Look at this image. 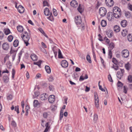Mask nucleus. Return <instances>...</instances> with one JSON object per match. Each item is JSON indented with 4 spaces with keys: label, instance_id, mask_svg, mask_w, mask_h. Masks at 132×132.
I'll return each mask as SVG.
<instances>
[{
    "label": "nucleus",
    "instance_id": "nucleus-6",
    "mask_svg": "<svg viewBox=\"0 0 132 132\" xmlns=\"http://www.w3.org/2000/svg\"><path fill=\"white\" fill-rule=\"evenodd\" d=\"M105 3L106 5L109 7H112L114 4L113 0H105Z\"/></svg>",
    "mask_w": 132,
    "mask_h": 132
},
{
    "label": "nucleus",
    "instance_id": "nucleus-28",
    "mask_svg": "<svg viewBox=\"0 0 132 132\" xmlns=\"http://www.w3.org/2000/svg\"><path fill=\"white\" fill-rule=\"evenodd\" d=\"M101 24L102 27H105L106 24V21L104 20H102L101 22Z\"/></svg>",
    "mask_w": 132,
    "mask_h": 132
},
{
    "label": "nucleus",
    "instance_id": "nucleus-45",
    "mask_svg": "<svg viewBox=\"0 0 132 132\" xmlns=\"http://www.w3.org/2000/svg\"><path fill=\"white\" fill-rule=\"evenodd\" d=\"M13 39V36L11 35L9 36L7 38L8 40L10 42H11Z\"/></svg>",
    "mask_w": 132,
    "mask_h": 132
},
{
    "label": "nucleus",
    "instance_id": "nucleus-27",
    "mask_svg": "<svg viewBox=\"0 0 132 132\" xmlns=\"http://www.w3.org/2000/svg\"><path fill=\"white\" fill-rule=\"evenodd\" d=\"M128 31L126 29L123 30L121 32L122 35L123 36H125L128 34Z\"/></svg>",
    "mask_w": 132,
    "mask_h": 132
},
{
    "label": "nucleus",
    "instance_id": "nucleus-33",
    "mask_svg": "<svg viewBox=\"0 0 132 132\" xmlns=\"http://www.w3.org/2000/svg\"><path fill=\"white\" fill-rule=\"evenodd\" d=\"M98 119V116L96 114H95L94 116V121L95 123L96 121Z\"/></svg>",
    "mask_w": 132,
    "mask_h": 132
},
{
    "label": "nucleus",
    "instance_id": "nucleus-31",
    "mask_svg": "<svg viewBox=\"0 0 132 132\" xmlns=\"http://www.w3.org/2000/svg\"><path fill=\"white\" fill-rule=\"evenodd\" d=\"M39 104L38 101L37 100H34L33 102L34 106L35 107H37L38 104Z\"/></svg>",
    "mask_w": 132,
    "mask_h": 132
},
{
    "label": "nucleus",
    "instance_id": "nucleus-54",
    "mask_svg": "<svg viewBox=\"0 0 132 132\" xmlns=\"http://www.w3.org/2000/svg\"><path fill=\"white\" fill-rule=\"evenodd\" d=\"M48 80L49 81H52L54 80L53 77L52 76H50L49 77Z\"/></svg>",
    "mask_w": 132,
    "mask_h": 132
},
{
    "label": "nucleus",
    "instance_id": "nucleus-41",
    "mask_svg": "<svg viewBox=\"0 0 132 132\" xmlns=\"http://www.w3.org/2000/svg\"><path fill=\"white\" fill-rule=\"evenodd\" d=\"M14 110L16 111L17 114H19V106L17 105L14 107Z\"/></svg>",
    "mask_w": 132,
    "mask_h": 132
},
{
    "label": "nucleus",
    "instance_id": "nucleus-49",
    "mask_svg": "<svg viewBox=\"0 0 132 132\" xmlns=\"http://www.w3.org/2000/svg\"><path fill=\"white\" fill-rule=\"evenodd\" d=\"M53 12L54 15L55 16H56L57 14V13L56 10L55 9H53Z\"/></svg>",
    "mask_w": 132,
    "mask_h": 132
},
{
    "label": "nucleus",
    "instance_id": "nucleus-18",
    "mask_svg": "<svg viewBox=\"0 0 132 132\" xmlns=\"http://www.w3.org/2000/svg\"><path fill=\"white\" fill-rule=\"evenodd\" d=\"M30 57L32 60L34 61H36L38 59L37 56L34 54H32L31 55Z\"/></svg>",
    "mask_w": 132,
    "mask_h": 132
},
{
    "label": "nucleus",
    "instance_id": "nucleus-50",
    "mask_svg": "<svg viewBox=\"0 0 132 132\" xmlns=\"http://www.w3.org/2000/svg\"><path fill=\"white\" fill-rule=\"evenodd\" d=\"M15 73V71L14 69H13L12 71V78H14V75Z\"/></svg>",
    "mask_w": 132,
    "mask_h": 132
},
{
    "label": "nucleus",
    "instance_id": "nucleus-59",
    "mask_svg": "<svg viewBox=\"0 0 132 132\" xmlns=\"http://www.w3.org/2000/svg\"><path fill=\"white\" fill-rule=\"evenodd\" d=\"M98 37H99V40L100 41H103V40L102 38V37L101 36L100 34H99L98 35Z\"/></svg>",
    "mask_w": 132,
    "mask_h": 132
},
{
    "label": "nucleus",
    "instance_id": "nucleus-56",
    "mask_svg": "<svg viewBox=\"0 0 132 132\" xmlns=\"http://www.w3.org/2000/svg\"><path fill=\"white\" fill-rule=\"evenodd\" d=\"M39 95V93L38 91L35 92L34 93V96L35 97H37Z\"/></svg>",
    "mask_w": 132,
    "mask_h": 132
},
{
    "label": "nucleus",
    "instance_id": "nucleus-29",
    "mask_svg": "<svg viewBox=\"0 0 132 132\" xmlns=\"http://www.w3.org/2000/svg\"><path fill=\"white\" fill-rule=\"evenodd\" d=\"M19 42V41L18 40H15L14 41L13 43L14 46L15 47H17L18 45Z\"/></svg>",
    "mask_w": 132,
    "mask_h": 132
},
{
    "label": "nucleus",
    "instance_id": "nucleus-47",
    "mask_svg": "<svg viewBox=\"0 0 132 132\" xmlns=\"http://www.w3.org/2000/svg\"><path fill=\"white\" fill-rule=\"evenodd\" d=\"M109 46L110 48V50H112L114 47V43H111V44H110Z\"/></svg>",
    "mask_w": 132,
    "mask_h": 132
},
{
    "label": "nucleus",
    "instance_id": "nucleus-58",
    "mask_svg": "<svg viewBox=\"0 0 132 132\" xmlns=\"http://www.w3.org/2000/svg\"><path fill=\"white\" fill-rule=\"evenodd\" d=\"M112 68H114L115 70H117L118 69L119 67L117 64L115 65H113Z\"/></svg>",
    "mask_w": 132,
    "mask_h": 132
},
{
    "label": "nucleus",
    "instance_id": "nucleus-55",
    "mask_svg": "<svg viewBox=\"0 0 132 132\" xmlns=\"http://www.w3.org/2000/svg\"><path fill=\"white\" fill-rule=\"evenodd\" d=\"M112 62L116 65H117L118 63V61L116 59L114 58H113Z\"/></svg>",
    "mask_w": 132,
    "mask_h": 132
},
{
    "label": "nucleus",
    "instance_id": "nucleus-43",
    "mask_svg": "<svg viewBox=\"0 0 132 132\" xmlns=\"http://www.w3.org/2000/svg\"><path fill=\"white\" fill-rule=\"evenodd\" d=\"M48 115V113L46 112H44L43 113V116L44 118H47Z\"/></svg>",
    "mask_w": 132,
    "mask_h": 132
},
{
    "label": "nucleus",
    "instance_id": "nucleus-63",
    "mask_svg": "<svg viewBox=\"0 0 132 132\" xmlns=\"http://www.w3.org/2000/svg\"><path fill=\"white\" fill-rule=\"evenodd\" d=\"M53 51L54 52V54L55 55V57H56L57 56V51H55V50L54 49L53 50Z\"/></svg>",
    "mask_w": 132,
    "mask_h": 132
},
{
    "label": "nucleus",
    "instance_id": "nucleus-44",
    "mask_svg": "<svg viewBox=\"0 0 132 132\" xmlns=\"http://www.w3.org/2000/svg\"><path fill=\"white\" fill-rule=\"evenodd\" d=\"M109 58L110 59H111L112 57V52L111 50H109L108 54Z\"/></svg>",
    "mask_w": 132,
    "mask_h": 132
},
{
    "label": "nucleus",
    "instance_id": "nucleus-14",
    "mask_svg": "<svg viewBox=\"0 0 132 132\" xmlns=\"http://www.w3.org/2000/svg\"><path fill=\"white\" fill-rule=\"evenodd\" d=\"M3 79L5 83H7L9 81V78L7 75H5L3 76Z\"/></svg>",
    "mask_w": 132,
    "mask_h": 132
},
{
    "label": "nucleus",
    "instance_id": "nucleus-12",
    "mask_svg": "<svg viewBox=\"0 0 132 132\" xmlns=\"http://www.w3.org/2000/svg\"><path fill=\"white\" fill-rule=\"evenodd\" d=\"M106 34L109 38H111L113 35V32L110 29L106 31Z\"/></svg>",
    "mask_w": 132,
    "mask_h": 132
},
{
    "label": "nucleus",
    "instance_id": "nucleus-35",
    "mask_svg": "<svg viewBox=\"0 0 132 132\" xmlns=\"http://www.w3.org/2000/svg\"><path fill=\"white\" fill-rule=\"evenodd\" d=\"M86 59L87 61L89 63H92V61L89 55H87L86 56Z\"/></svg>",
    "mask_w": 132,
    "mask_h": 132
},
{
    "label": "nucleus",
    "instance_id": "nucleus-38",
    "mask_svg": "<svg viewBox=\"0 0 132 132\" xmlns=\"http://www.w3.org/2000/svg\"><path fill=\"white\" fill-rule=\"evenodd\" d=\"M125 14L126 16L128 18L130 17L131 15L130 12L129 11H127L126 12Z\"/></svg>",
    "mask_w": 132,
    "mask_h": 132
},
{
    "label": "nucleus",
    "instance_id": "nucleus-21",
    "mask_svg": "<svg viewBox=\"0 0 132 132\" xmlns=\"http://www.w3.org/2000/svg\"><path fill=\"white\" fill-rule=\"evenodd\" d=\"M88 76L87 74L85 75V76L84 77L82 75L79 78V80L80 81H82L85 79H86L88 78Z\"/></svg>",
    "mask_w": 132,
    "mask_h": 132
},
{
    "label": "nucleus",
    "instance_id": "nucleus-36",
    "mask_svg": "<svg viewBox=\"0 0 132 132\" xmlns=\"http://www.w3.org/2000/svg\"><path fill=\"white\" fill-rule=\"evenodd\" d=\"M42 62V61L41 60L37 62H34L33 63L34 64L38 65L39 67H40L41 65V64Z\"/></svg>",
    "mask_w": 132,
    "mask_h": 132
},
{
    "label": "nucleus",
    "instance_id": "nucleus-5",
    "mask_svg": "<svg viewBox=\"0 0 132 132\" xmlns=\"http://www.w3.org/2000/svg\"><path fill=\"white\" fill-rule=\"evenodd\" d=\"M121 53L122 54V56L125 58H127L129 55V52L127 50H123L122 51Z\"/></svg>",
    "mask_w": 132,
    "mask_h": 132
},
{
    "label": "nucleus",
    "instance_id": "nucleus-26",
    "mask_svg": "<svg viewBox=\"0 0 132 132\" xmlns=\"http://www.w3.org/2000/svg\"><path fill=\"white\" fill-rule=\"evenodd\" d=\"M9 56L6 55L4 57L3 60H1V62L3 65H4L5 63L6 60L9 58Z\"/></svg>",
    "mask_w": 132,
    "mask_h": 132
},
{
    "label": "nucleus",
    "instance_id": "nucleus-48",
    "mask_svg": "<svg viewBox=\"0 0 132 132\" xmlns=\"http://www.w3.org/2000/svg\"><path fill=\"white\" fill-rule=\"evenodd\" d=\"M49 89L51 91H53L54 89V87L52 85H50L49 86Z\"/></svg>",
    "mask_w": 132,
    "mask_h": 132
},
{
    "label": "nucleus",
    "instance_id": "nucleus-61",
    "mask_svg": "<svg viewBox=\"0 0 132 132\" xmlns=\"http://www.w3.org/2000/svg\"><path fill=\"white\" fill-rule=\"evenodd\" d=\"M99 89L101 90V91L103 92H104L105 91V90L103 88H102V86H101L100 85H99Z\"/></svg>",
    "mask_w": 132,
    "mask_h": 132
},
{
    "label": "nucleus",
    "instance_id": "nucleus-30",
    "mask_svg": "<svg viewBox=\"0 0 132 132\" xmlns=\"http://www.w3.org/2000/svg\"><path fill=\"white\" fill-rule=\"evenodd\" d=\"M43 6H47L49 7L50 5L48 2L46 0H44L43 2Z\"/></svg>",
    "mask_w": 132,
    "mask_h": 132
},
{
    "label": "nucleus",
    "instance_id": "nucleus-52",
    "mask_svg": "<svg viewBox=\"0 0 132 132\" xmlns=\"http://www.w3.org/2000/svg\"><path fill=\"white\" fill-rule=\"evenodd\" d=\"M108 80L109 81H110L111 82H113V80L112 79V78L111 75L110 74H109L108 75Z\"/></svg>",
    "mask_w": 132,
    "mask_h": 132
},
{
    "label": "nucleus",
    "instance_id": "nucleus-15",
    "mask_svg": "<svg viewBox=\"0 0 132 132\" xmlns=\"http://www.w3.org/2000/svg\"><path fill=\"white\" fill-rule=\"evenodd\" d=\"M18 10V12L20 13H23L24 10V7L21 5L19 6Z\"/></svg>",
    "mask_w": 132,
    "mask_h": 132
},
{
    "label": "nucleus",
    "instance_id": "nucleus-25",
    "mask_svg": "<svg viewBox=\"0 0 132 132\" xmlns=\"http://www.w3.org/2000/svg\"><path fill=\"white\" fill-rule=\"evenodd\" d=\"M112 12H108L107 14V18L109 21H111V16H112Z\"/></svg>",
    "mask_w": 132,
    "mask_h": 132
},
{
    "label": "nucleus",
    "instance_id": "nucleus-20",
    "mask_svg": "<svg viewBox=\"0 0 132 132\" xmlns=\"http://www.w3.org/2000/svg\"><path fill=\"white\" fill-rule=\"evenodd\" d=\"M30 38V36H27V37H26V39L24 40V43L26 44V46H27L29 44V43L28 42V41L29 40Z\"/></svg>",
    "mask_w": 132,
    "mask_h": 132
},
{
    "label": "nucleus",
    "instance_id": "nucleus-13",
    "mask_svg": "<svg viewBox=\"0 0 132 132\" xmlns=\"http://www.w3.org/2000/svg\"><path fill=\"white\" fill-rule=\"evenodd\" d=\"M71 5L74 7H76L78 5L77 2L75 0L72 1L70 3Z\"/></svg>",
    "mask_w": 132,
    "mask_h": 132
},
{
    "label": "nucleus",
    "instance_id": "nucleus-16",
    "mask_svg": "<svg viewBox=\"0 0 132 132\" xmlns=\"http://www.w3.org/2000/svg\"><path fill=\"white\" fill-rule=\"evenodd\" d=\"M44 13L46 15L48 16L50 14V10L47 7L45 8L44 10Z\"/></svg>",
    "mask_w": 132,
    "mask_h": 132
},
{
    "label": "nucleus",
    "instance_id": "nucleus-32",
    "mask_svg": "<svg viewBox=\"0 0 132 132\" xmlns=\"http://www.w3.org/2000/svg\"><path fill=\"white\" fill-rule=\"evenodd\" d=\"M127 80L129 82H132V76L131 75H129L128 77Z\"/></svg>",
    "mask_w": 132,
    "mask_h": 132
},
{
    "label": "nucleus",
    "instance_id": "nucleus-11",
    "mask_svg": "<svg viewBox=\"0 0 132 132\" xmlns=\"http://www.w3.org/2000/svg\"><path fill=\"white\" fill-rule=\"evenodd\" d=\"M61 65L63 67L66 68L67 67L68 65V62L65 60H63L61 62Z\"/></svg>",
    "mask_w": 132,
    "mask_h": 132
},
{
    "label": "nucleus",
    "instance_id": "nucleus-34",
    "mask_svg": "<svg viewBox=\"0 0 132 132\" xmlns=\"http://www.w3.org/2000/svg\"><path fill=\"white\" fill-rule=\"evenodd\" d=\"M47 18L51 21H53L54 20V18L51 12V13L50 16L48 17Z\"/></svg>",
    "mask_w": 132,
    "mask_h": 132
},
{
    "label": "nucleus",
    "instance_id": "nucleus-53",
    "mask_svg": "<svg viewBox=\"0 0 132 132\" xmlns=\"http://www.w3.org/2000/svg\"><path fill=\"white\" fill-rule=\"evenodd\" d=\"M11 124L14 127H16V124L15 121L14 120H13L12 121Z\"/></svg>",
    "mask_w": 132,
    "mask_h": 132
},
{
    "label": "nucleus",
    "instance_id": "nucleus-4",
    "mask_svg": "<svg viewBox=\"0 0 132 132\" xmlns=\"http://www.w3.org/2000/svg\"><path fill=\"white\" fill-rule=\"evenodd\" d=\"M125 70L124 69H121L120 71H118L117 73V76L118 78L120 79H121L123 75Z\"/></svg>",
    "mask_w": 132,
    "mask_h": 132
},
{
    "label": "nucleus",
    "instance_id": "nucleus-57",
    "mask_svg": "<svg viewBox=\"0 0 132 132\" xmlns=\"http://www.w3.org/2000/svg\"><path fill=\"white\" fill-rule=\"evenodd\" d=\"M12 96L11 94L9 95L7 97V99L8 100H11L12 99Z\"/></svg>",
    "mask_w": 132,
    "mask_h": 132
},
{
    "label": "nucleus",
    "instance_id": "nucleus-10",
    "mask_svg": "<svg viewBox=\"0 0 132 132\" xmlns=\"http://www.w3.org/2000/svg\"><path fill=\"white\" fill-rule=\"evenodd\" d=\"M48 97V96L47 94L46 93L43 94H42L40 96V99L42 100H44L47 99Z\"/></svg>",
    "mask_w": 132,
    "mask_h": 132
},
{
    "label": "nucleus",
    "instance_id": "nucleus-62",
    "mask_svg": "<svg viewBox=\"0 0 132 132\" xmlns=\"http://www.w3.org/2000/svg\"><path fill=\"white\" fill-rule=\"evenodd\" d=\"M125 67L126 69L127 70H129V65L128 63L125 64Z\"/></svg>",
    "mask_w": 132,
    "mask_h": 132
},
{
    "label": "nucleus",
    "instance_id": "nucleus-22",
    "mask_svg": "<svg viewBox=\"0 0 132 132\" xmlns=\"http://www.w3.org/2000/svg\"><path fill=\"white\" fill-rule=\"evenodd\" d=\"M17 29L18 31L20 32H22L23 31V27L20 25L17 26Z\"/></svg>",
    "mask_w": 132,
    "mask_h": 132
},
{
    "label": "nucleus",
    "instance_id": "nucleus-51",
    "mask_svg": "<svg viewBox=\"0 0 132 132\" xmlns=\"http://www.w3.org/2000/svg\"><path fill=\"white\" fill-rule=\"evenodd\" d=\"M80 5H79V6L77 8V10L80 13H81L82 12V8L80 7Z\"/></svg>",
    "mask_w": 132,
    "mask_h": 132
},
{
    "label": "nucleus",
    "instance_id": "nucleus-9",
    "mask_svg": "<svg viewBox=\"0 0 132 132\" xmlns=\"http://www.w3.org/2000/svg\"><path fill=\"white\" fill-rule=\"evenodd\" d=\"M55 97L53 95H51L49 96L48 100L50 103H52L55 101Z\"/></svg>",
    "mask_w": 132,
    "mask_h": 132
},
{
    "label": "nucleus",
    "instance_id": "nucleus-40",
    "mask_svg": "<svg viewBox=\"0 0 132 132\" xmlns=\"http://www.w3.org/2000/svg\"><path fill=\"white\" fill-rule=\"evenodd\" d=\"M4 33L6 35H7L10 32V30L8 29H4Z\"/></svg>",
    "mask_w": 132,
    "mask_h": 132
},
{
    "label": "nucleus",
    "instance_id": "nucleus-24",
    "mask_svg": "<svg viewBox=\"0 0 132 132\" xmlns=\"http://www.w3.org/2000/svg\"><path fill=\"white\" fill-rule=\"evenodd\" d=\"M45 69L46 72L48 73H51V70L50 67L48 65H46L45 67Z\"/></svg>",
    "mask_w": 132,
    "mask_h": 132
},
{
    "label": "nucleus",
    "instance_id": "nucleus-17",
    "mask_svg": "<svg viewBox=\"0 0 132 132\" xmlns=\"http://www.w3.org/2000/svg\"><path fill=\"white\" fill-rule=\"evenodd\" d=\"M117 86L118 87V89L119 91H120L121 90L120 88H121L123 86V84L120 81H118L117 83Z\"/></svg>",
    "mask_w": 132,
    "mask_h": 132
},
{
    "label": "nucleus",
    "instance_id": "nucleus-39",
    "mask_svg": "<svg viewBox=\"0 0 132 132\" xmlns=\"http://www.w3.org/2000/svg\"><path fill=\"white\" fill-rule=\"evenodd\" d=\"M58 58H63L61 51L60 49H59L58 50Z\"/></svg>",
    "mask_w": 132,
    "mask_h": 132
},
{
    "label": "nucleus",
    "instance_id": "nucleus-64",
    "mask_svg": "<svg viewBox=\"0 0 132 132\" xmlns=\"http://www.w3.org/2000/svg\"><path fill=\"white\" fill-rule=\"evenodd\" d=\"M80 69L78 67H76L75 70V71L76 72L80 71Z\"/></svg>",
    "mask_w": 132,
    "mask_h": 132
},
{
    "label": "nucleus",
    "instance_id": "nucleus-60",
    "mask_svg": "<svg viewBox=\"0 0 132 132\" xmlns=\"http://www.w3.org/2000/svg\"><path fill=\"white\" fill-rule=\"evenodd\" d=\"M48 125H49V123L48 122L46 123L45 125V126L46 127V128L45 129L47 128L48 130L50 128V126H49Z\"/></svg>",
    "mask_w": 132,
    "mask_h": 132
},
{
    "label": "nucleus",
    "instance_id": "nucleus-7",
    "mask_svg": "<svg viewBox=\"0 0 132 132\" xmlns=\"http://www.w3.org/2000/svg\"><path fill=\"white\" fill-rule=\"evenodd\" d=\"M75 21L77 24H80L81 23V19L80 16H77L75 19Z\"/></svg>",
    "mask_w": 132,
    "mask_h": 132
},
{
    "label": "nucleus",
    "instance_id": "nucleus-23",
    "mask_svg": "<svg viewBox=\"0 0 132 132\" xmlns=\"http://www.w3.org/2000/svg\"><path fill=\"white\" fill-rule=\"evenodd\" d=\"M114 31L116 32H118L120 30V28L117 25L115 26L113 28Z\"/></svg>",
    "mask_w": 132,
    "mask_h": 132
},
{
    "label": "nucleus",
    "instance_id": "nucleus-37",
    "mask_svg": "<svg viewBox=\"0 0 132 132\" xmlns=\"http://www.w3.org/2000/svg\"><path fill=\"white\" fill-rule=\"evenodd\" d=\"M128 40L129 42L132 41V36L130 34H129L127 37Z\"/></svg>",
    "mask_w": 132,
    "mask_h": 132
},
{
    "label": "nucleus",
    "instance_id": "nucleus-1",
    "mask_svg": "<svg viewBox=\"0 0 132 132\" xmlns=\"http://www.w3.org/2000/svg\"><path fill=\"white\" fill-rule=\"evenodd\" d=\"M113 12L116 18H119L121 16V10L117 7H115L113 8Z\"/></svg>",
    "mask_w": 132,
    "mask_h": 132
},
{
    "label": "nucleus",
    "instance_id": "nucleus-2",
    "mask_svg": "<svg viewBox=\"0 0 132 132\" xmlns=\"http://www.w3.org/2000/svg\"><path fill=\"white\" fill-rule=\"evenodd\" d=\"M94 95L95 106L98 109L99 106V101L98 97L96 92H94Z\"/></svg>",
    "mask_w": 132,
    "mask_h": 132
},
{
    "label": "nucleus",
    "instance_id": "nucleus-46",
    "mask_svg": "<svg viewBox=\"0 0 132 132\" xmlns=\"http://www.w3.org/2000/svg\"><path fill=\"white\" fill-rule=\"evenodd\" d=\"M123 92L125 94H126L127 93V90L128 88L127 86H125L123 87Z\"/></svg>",
    "mask_w": 132,
    "mask_h": 132
},
{
    "label": "nucleus",
    "instance_id": "nucleus-3",
    "mask_svg": "<svg viewBox=\"0 0 132 132\" xmlns=\"http://www.w3.org/2000/svg\"><path fill=\"white\" fill-rule=\"evenodd\" d=\"M99 12L101 16H104L106 13V10L104 7H101L99 9Z\"/></svg>",
    "mask_w": 132,
    "mask_h": 132
},
{
    "label": "nucleus",
    "instance_id": "nucleus-8",
    "mask_svg": "<svg viewBox=\"0 0 132 132\" xmlns=\"http://www.w3.org/2000/svg\"><path fill=\"white\" fill-rule=\"evenodd\" d=\"M9 44L7 42L4 43L2 45V48L5 50L7 51L9 48Z\"/></svg>",
    "mask_w": 132,
    "mask_h": 132
},
{
    "label": "nucleus",
    "instance_id": "nucleus-42",
    "mask_svg": "<svg viewBox=\"0 0 132 132\" xmlns=\"http://www.w3.org/2000/svg\"><path fill=\"white\" fill-rule=\"evenodd\" d=\"M41 85L44 88H46L47 87V84L46 82H42L41 83Z\"/></svg>",
    "mask_w": 132,
    "mask_h": 132
},
{
    "label": "nucleus",
    "instance_id": "nucleus-19",
    "mask_svg": "<svg viewBox=\"0 0 132 132\" xmlns=\"http://www.w3.org/2000/svg\"><path fill=\"white\" fill-rule=\"evenodd\" d=\"M127 22L125 20H123L121 21V24L122 27H125L127 25Z\"/></svg>",
    "mask_w": 132,
    "mask_h": 132
}]
</instances>
